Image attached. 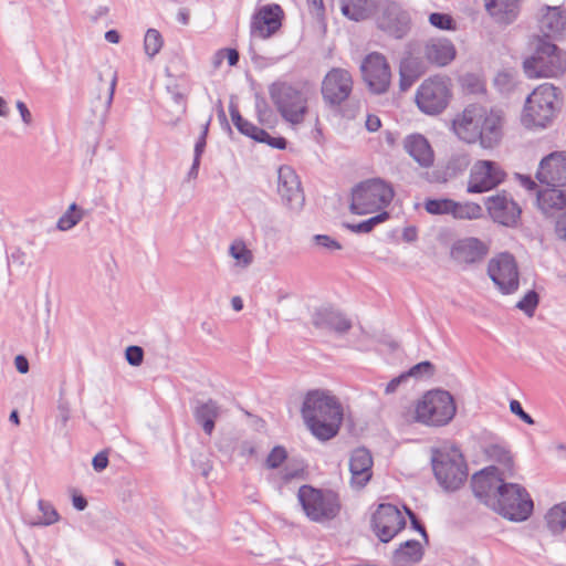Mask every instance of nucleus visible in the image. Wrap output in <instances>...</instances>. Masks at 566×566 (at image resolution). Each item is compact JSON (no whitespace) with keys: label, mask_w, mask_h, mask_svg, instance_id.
Masks as SVG:
<instances>
[{"label":"nucleus","mask_w":566,"mask_h":566,"mask_svg":"<svg viewBox=\"0 0 566 566\" xmlns=\"http://www.w3.org/2000/svg\"><path fill=\"white\" fill-rule=\"evenodd\" d=\"M301 413L310 432L319 441L336 437L344 417L338 399L319 389L306 394Z\"/></svg>","instance_id":"obj_1"},{"label":"nucleus","mask_w":566,"mask_h":566,"mask_svg":"<svg viewBox=\"0 0 566 566\" xmlns=\"http://www.w3.org/2000/svg\"><path fill=\"white\" fill-rule=\"evenodd\" d=\"M560 91L552 83H544L527 96L522 114V123L527 128H545L556 117L562 107Z\"/></svg>","instance_id":"obj_2"},{"label":"nucleus","mask_w":566,"mask_h":566,"mask_svg":"<svg viewBox=\"0 0 566 566\" xmlns=\"http://www.w3.org/2000/svg\"><path fill=\"white\" fill-rule=\"evenodd\" d=\"M269 95L284 120L293 125L303 123L307 113V93L302 87L277 81L269 86Z\"/></svg>","instance_id":"obj_3"},{"label":"nucleus","mask_w":566,"mask_h":566,"mask_svg":"<svg viewBox=\"0 0 566 566\" xmlns=\"http://www.w3.org/2000/svg\"><path fill=\"white\" fill-rule=\"evenodd\" d=\"M528 78L554 77L566 71V53L543 38L537 39L535 52L523 63Z\"/></svg>","instance_id":"obj_4"},{"label":"nucleus","mask_w":566,"mask_h":566,"mask_svg":"<svg viewBox=\"0 0 566 566\" xmlns=\"http://www.w3.org/2000/svg\"><path fill=\"white\" fill-rule=\"evenodd\" d=\"M394 195L392 187L379 178L361 181L352 190L349 210L358 216L373 213L387 207Z\"/></svg>","instance_id":"obj_5"},{"label":"nucleus","mask_w":566,"mask_h":566,"mask_svg":"<svg viewBox=\"0 0 566 566\" xmlns=\"http://www.w3.org/2000/svg\"><path fill=\"white\" fill-rule=\"evenodd\" d=\"M431 462L434 476L446 491H455L465 482L468 468L458 448L437 450Z\"/></svg>","instance_id":"obj_6"},{"label":"nucleus","mask_w":566,"mask_h":566,"mask_svg":"<svg viewBox=\"0 0 566 566\" xmlns=\"http://www.w3.org/2000/svg\"><path fill=\"white\" fill-rule=\"evenodd\" d=\"M457 406L453 396L442 389L430 390L423 395L416 407V418L428 426L448 424L454 417Z\"/></svg>","instance_id":"obj_7"},{"label":"nucleus","mask_w":566,"mask_h":566,"mask_svg":"<svg viewBox=\"0 0 566 566\" xmlns=\"http://www.w3.org/2000/svg\"><path fill=\"white\" fill-rule=\"evenodd\" d=\"M298 501L306 516L314 522L335 518L340 511L338 495L333 491H323L311 485H302L297 493Z\"/></svg>","instance_id":"obj_8"},{"label":"nucleus","mask_w":566,"mask_h":566,"mask_svg":"<svg viewBox=\"0 0 566 566\" xmlns=\"http://www.w3.org/2000/svg\"><path fill=\"white\" fill-rule=\"evenodd\" d=\"M494 512L513 522L526 521L534 509L533 501L520 484L507 483L495 501L491 502Z\"/></svg>","instance_id":"obj_9"},{"label":"nucleus","mask_w":566,"mask_h":566,"mask_svg":"<svg viewBox=\"0 0 566 566\" xmlns=\"http://www.w3.org/2000/svg\"><path fill=\"white\" fill-rule=\"evenodd\" d=\"M377 28L389 36L401 40L411 30V17L402 6L392 0H379L376 6Z\"/></svg>","instance_id":"obj_10"},{"label":"nucleus","mask_w":566,"mask_h":566,"mask_svg":"<svg viewBox=\"0 0 566 566\" xmlns=\"http://www.w3.org/2000/svg\"><path fill=\"white\" fill-rule=\"evenodd\" d=\"M450 97V80L443 76H433L418 87L416 103L422 113L437 115L447 108Z\"/></svg>","instance_id":"obj_11"},{"label":"nucleus","mask_w":566,"mask_h":566,"mask_svg":"<svg viewBox=\"0 0 566 566\" xmlns=\"http://www.w3.org/2000/svg\"><path fill=\"white\" fill-rule=\"evenodd\" d=\"M506 177L502 167L492 160H478L471 169L467 191L469 193H483L496 188Z\"/></svg>","instance_id":"obj_12"},{"label":"nucleus","mask_w":566,"mask_h":566,"mask_svg":"<svg viewBox=\"0 0 566 566\" xmlns=\"http://www.w3.org/2000/svg\"><path fill=\"white\" fill-rule=\"evenodd\" d=\"M505 479L509 478L501 474L499 467L490 465L472 476V491L482 503L491 507V502L496 500L507 484Z\"/></svg>","instance_id":"obj_13"},{"label":"nucleus","mask_w":566,"mask_h":566,"mask_svg":"<svg viewBox=\"0 0 566 566\" xmlns=\"http://www.w3.org/2000/svg\"><path fill=\"white\" fill-rule=\"evenodd\" d=\"M360 71L365 83L373 93L382 94L388 91L391 73L389 64L381 53L368 54L361 62Z\"/></svg>","instance_id":"obj_14"},{"label":"nucleus","mask_w":566,"mask_h":566,"mask_svg":"<svg viewBox=\"0 0 566 566\" xmlns=\"http://www.w3.org/2000/svg\"><path fill=\"white\" fill-rule=\"evenodd\" d=\"M488 273L502 293L510 294L517 290L518 271L512 254L502 253L491 259L488 265Z\"/></svg>","instance_id":"obj_15"},{"label":"nucleus","mask_w":566,"mask_h":566,"mask_svg":"<svg viewBox=\"0 0 566 566\" xmlns=\"http://www.w3.org/2000/svg\"><path fill=\"white\" fill-rule=\"evenodd\" d=\"M321 91L328 106H339L353 91L352 75L344 69L334 67L325 75Z\"/></svg>","instance_id":"obj_16"},{"label":"nucleus","mask_w":566,"mask_h":566,"mask_svg":"<svg viewBox=\"0 0 566 566\" xmlns=\"http://www.w3.org/2000/svg\"><path fill=\"white\" fill-rule=\"evenodd\" d=\"M405 526V517L392 504H380L371 516L373 531L382 543L391 541Z\"/></svg>","instance_id":"obj_17"},{"label":"nucleus","mask_w":566,"mask_h":566,"mask_svg":"<svg viewBox=\"0 0 566 566\" xmlns=\"http://www.w3.org/2000/svg\"><path fill=\"white\" fill-rule=\"evenodd\" d=\"M485 207L493 221L505 227L516 226L522 213L518 203L506 191L488 197Z\"/></svg>","instance_id":"obj_18"},{"label":"nucleus","mask_w":566,"mask_h":566,"mask_svg":"<svg viewBox=\"0 0 566 566\" xmlns=\"http://www.w3.org/2000/svg\"><path fill=\"white\" fill-rule=\"evenodd\" d=\"M277 191L282 201L290 208L298 210L303 207L305 196L296 172L290 166H282L277 171Z\"/></svg>","instance_id":"obj_19"},{"label":"nucleus","mask_w":566,"mask_h":566,"mask_svg":"<svg viewBox=\"0 0 566 566\" xmlns=\"http://www.w3.org/2000/svg\"><path fill=\"white\" fill-rule=\"evenodd\" d=\"M484 107L469 105L463 113L453 119V130L465 143H475L481 137L480 124L483 120Z\"/></svg>","instance_id":"obj_20"},{"label":"nucleus","mask_w":566,"mask_h":566,"mask_svg":"<svg viewBox=\"0 0 566 566\" xmlns=\"http://www.w3.org/2000/svg\"><path fill=\"white\" fill-rule=\"evenodd\" d=\"M489 247L478 238L469 237L457 240L450 251L451 259L459 265H471L484 260Z\"/></svg>","instance_id":"obj_21"},{"label":"nucleus","mask_w":566,"mask_h":566,"mask_svg":"<svg viewBox=\"0 0 566 566\" xmlns=\"http://www.w3.org/2000/svg\"><path fill=\"white\" fill-rule=\"evenodd\" d=\"M536 177L547 186L566 187V154L553 153L543 158Z\"/></svg>","instance_id":"obj_22"},{"label":"nucleus","mask_w":566,"mask_h":566,"mask_svg":"<svg viewBox=\"0 0 566 566\" xmlns=\"http://www.w3.org/2000/svg\"><path fill=\"white\" fill-rule=\"evenodd\" d=\"M373 457L366 448L355 449L349 457V484L354 490L364 489L373 476Z\"/></svg>","instance_id":"obj_23"},{"label":"nucleus","mask_w":566,"mask_h":566,"mask_svg":"<svg viewBox=\"0 0 566 566\" xmlns=\"http://www.w3.org/2000/svg\"><path fill=\"white\" fill-rule=\"evenodd\" d=\"M282 14L283 10L279 4L263 6L252 18L251 33L262 39L270 38L281 28Z\"/></svg>","instance_id":"obj_24"},{"label":"nucleus","mask_w":566,"mask_h":566,"mask_svg":"<svg viewBox=\"0 0 566 566\" xmlns=\"http://www.w3.org/2000/svg\"><path fill=\"white\" fill-rule=\"evenodd\" d=\"M312 323L318 329L333 331L339 335L352 328V322L342 312L332 307L317 308L313 313Z\"/></svg>","instance_id":"obj_25"},{"label":"nucleus","mask_w":566,"mask_h":566,"mask_svg":"<svg viewBox=\"0 0 566 566\" xmlns=\"http://www.w3.org/2000/svg\"><path fill=\"white\" fill-rule=\"evenodd\" d=\"M455 48L453 43L444 38L431 39L423 45L424 59L437 66H446L455 57Z\"/></svg>","instance_id":"obj_26"},{"label":"nucleus","mask_w":566,"mask_h":566,"mask_svg":"<svg viewBox=\"0 0 566 566\" xmlns=\"http://www.w3.org/2000/svg\"><path fill=\"white\" fill-rule=\"evenodd\" d=\"M479 140L484 148H493L502 137V117L497 111L484 107L483 120L480 124Z\"/></svg>","instance_id":"obj_27"},{"label":"nucleus","mask_w":566,"mask_h":566,"mask_svg":"<svg viewBox=\"0 0 566 566\" xmlns=\"http://www.w3.org/2000/svg\"><path fill=\"white\" fill-rule=\"evenodd\" d=\"M403 148L420 167L429 168L433 165V150L427 138L420 134H412L405 138Z\"/></svg>","instance_id":"obj_28"},{"label":"nucleus","mask_w":566,"mask_h":566,"mask_svg":"<svg viewBox=\"0 0 566 566\" xmlns=\"http://www.w3.org/2000/svg\"><path fill=\"white\" fill-rule=\"evenodd\" d=\"M222 412V407L213 399L198 400L193 407V418L208 436L212 434L216 421L221 417Z\"/></svg>","instance_id":"obj_29"},{"label":"nucleus","mask_w":566,"mask_h":566,"mask_svg":"<svg viewBox=\"0 0 566 566\" xmlns=\"http://www.w3.org/2000/svg\"><path fill=\"white\" fill-rule=\"evenodd\" d=\"M543 39L558 38L566 34V15L559 7H547L539 20Z\"/></svg>","instance_id":"obj_30"},{"label":"nucleus","mask_w":566,"mask_h":566,"mask_svg":"<svg viewBox=\"0 0 566 566\" xmlns=\"http://www.w3.org/2000/svg\"><path fill=\"white\" fill-rule=\"evenodd\" d=\"M538 207L545 214L566 209V187L548 186L537 195Z\"/></svg>","instance_id":"obj_31"},{"label":"nucleus","mask_w":566,"mask_h":566,"mask_svg":"<svg viewBox=\"0 0 566 566\" xmlns=\"http://www.w3.org/2000/svg\"><path fill=\"white\" fill-rule=\"evenodd\" d=\"M485 9L496 22L512 23L518 13V0H484Z\"/></svg>","instance_id":"obj_32"},{"label":"nucleus","mask_w":566,"mask_h":566,"mask_svg":"<svg viewBox=\"0 0 566 566\" xmlns=\"http://www.w3.org/2000/svg\"><path fill=\"white\" fill-rule=\"evenodd\" d=\"M423 557L422 545L415 539H408L399 545L392 554L395 566H410L419 563Z\"/></svg>","instance_id":"obj_33"},{"label":"nucleus","mask_w":566,"mask_h":566,"mask_svg":"<svg viewBox=\"0 0 566 566\" xmlns=\"http://www.w3.org/2000/svg\"><path fill=\"white\" fill-rule=\"evenodd\" d=\"M489 460L496 462L502 475L507 478L514 476L513 457L509 450L500 444H491L485 449Z\"/></svg>","instance_id":"obj_34"},{"label":"nucleus","mask_w":566,"mask_h":566,"mask_svg":"<svg viewBox=\"0 0 566 566\" xmlns=\"http://www.w3.org/2000/svg\"><path fill=\"white\" fill-rule=\"evenodd\" d=\"M166 94L167 105L170 107V112L176 115V119L179 120L187 109V94L176 81L166 85Z\"/></svg>","instance_id":"obj_35"},{"label":"nucleus","mask_w":566,"mask_h":566,"mask_svg":"<svg viewBox=\"0 0 566 566\" xmlns=\"http://www.w3.org/2000/svg\"><path fill=\"white\" fill-rule=\"evenodd\" d=\"M375 0H349L342 6V13L353 21H363L376 10Z\"/></svg>","instance_id":"obj_36"},{"label":"nucleus","mask_w":566,"mask_h":566,"mask_svg":"<svg viewBox=\"0 0 566 566\" xmlns=\"http://www.w3.org/2000/svg\"><path fill=\"white\" fill-rule=\"evenodd\" d=\"M545 523L553 534H560L566 528V501L555 504L547 511Z\"/></svg>","instance_id":"obj_37"},{"label":"nucleus","mask_w":566,"mask_h":566,"mask_svg":"<svg viewBox=\"0 0 566 566\" xmlns=\"http://www.w3.org/2000/svg\"><path fill=\"white\" fill-rule=\"evenodd\" d=\"M38 509L41 515L35 516L29 521L32 526H49L56 523L60 520V515L54 506L44 500L38 501Z\"/></svg>","instance_id":"obj_38"},{"label":"nucleus","mask_w":566,"mask_h":566,"mask_svg":"<svg viewBox=\"0 0 566 566\" xmlns=\"http://www.w3.org/2000/svg\"><path fill=\"white\" fill-rule=\"evenodd\" d=\"M229 254L237 261V265L241 268H248L253 262V253L242 240H234L231 243Z\"/></svg>","instance_id":"obj_39"},{"label":"nucleus","mask_w":566,"mask_h":566,"mask_svg":"<svg viewBox=\"0 0 566 566\" xmlns=\"http://www.w3.org/2000/svg\"><path fill=\"white\" fill-rule=\"evenodd\" d=\"M455 219L472 220L482 216V207L475 202H457L453 200L452 213Z\"/></svg>","instance_id":"obj_40"},{"label":"nucleus","mask_w":566,"mask_h":566,"mask_svg":"<svg viewBox=\"0 0 566 566\" xmlns=\"http://www.w3.org/2000/svg\"><path fill=\"white\" fill-rule=\"evenodd\" d=\"M388 218L389 213L387 211H382L359 223L346 222L344 223V227L354 233H369L377 224L386 221Z\"/></svg>","instance_id":"obj_41"},{"label":"nucleus","mask_w":566,"mask_h":566,"mask_svg":"<svg viewBox=\"0 0 566 566\" xmlns=\"http://www.w3.org/2000/svg\"><path fill=\"white\" fill-rule=\"evenodd\" d=\"M83 210L77 207L76 203H72L63 216L57 221V229L61 231H67L75 227L83 218Z\"/></svg>","instance_id":"obj_42"},{"label":"nucleus","mask_w":566,"mask_h":566,"mask_svg":"<svg viewBox=\"0 0 566 566\" xmlns=\"http://www.w3.org/2000/svg\"><path fill=\"white\" fill-rule=\"evenodd\" d=\"M229 111H230V116H231L232 123L235 126V128L242 135H245V136L252 138V136H254V134L258 132L259 127L255 126L254 124H252L251 122L244 119L241 116L238 107L234 104H232V103L230 104Z\"/></svg>","instance_id":"obj_43"},{"label":"nucleus","mask_w":566,"mask_h":566,"mask_svg":"<svg viewBox=\"0 0 566 566\" xmlns=\"http://www.w3.org/2000/svg\"><path fill=\"white\" fill-rule=\"evenodd\" d=\"M164 44L161 34L156 29H148L144 39L145 53L151 59L159 53Z\"/></svg>","instance_id":"obj_44"},{"label":"nucleus","mask_w":566,"mask_h":566,"mask_svg":"<svg viewBox=\"0 0 566 566\" xmlns=\"http://www.w3.org/2000/svg\"><path fill=\"white\" fill-rule=\"evenodd\" d=\"M416 63L415 59L411 56L406 57L400 63V81L399 86L401 91H407L410 88L412 83L415 82L417 75L412 72V65Z\"/></svg>","instance_id":"obj_45"},{"label":"nucleus","mask_w":566,"mask_h":566,"mask_svg":"<svg viewBox=\"0 0 566 566\" xmlns=\"http://www.w3.org/2000/svg\"><path fill=\"white\" fill-rule=\"evenodd\" d=\"M453 200L448 198L428 199L424 209L430 214H451Z\"/></svg>","instance_id":"obj_46"},{"label":"nucleus","mask_w":566,"mask_h":566,"mask_svg":"<svg viewBox=\"0 0 566 566\" xmlns=\"http://www.w3.org/2000/svg\"><path fill=\"white\" fill-rule=\"evenodd\" d=\"M539 303L538 294L532 290L528 291L522 300L516 303V307L525 313L528 317H532L535 313L536 307Z\"/></svg>","instance_id":"obj_47"},{"label":"nucleus","mask_w":566,"mask_h":566,"mask_svg":"<svg viewBox=\"0 0 566 566\" xmlns=\"http://www.w3.org/2000/svg\"><path fill=\"white\" fill-rule=\"evenodd\" d=\"M252 139L259 143H264L275 149H285L287 145V142L284 137H273L262 128L258 129L254 136H252Z\"/></svg>","instance_id":"obj_48"},{"label":"nucleus","mask_w":566,"mask_h":566,"mask_svg":"<svg viewBox=\"0 0 566 566\" xmlns=\"http://www.w3.org/2000/svg\"><path fill=\"white\" fill-rule=\"evenodd\" d=\"M429 22L432 27L440 30H454L455 22L448 13L433 12L429 15Z\"/></svg>","instance_id":"obj_49"},{"label":"nucleus","mask_w":566,"mask_h":566,"mask_svg":"<svg viewBox=\"0 0 566 566\" xmlns=\"http://www.w3.org/2000/svg\"><path fill=\"white\" fill-rule=\"evenodd\" d=\"M287 458V452L284 447L276 446L269 453L265 465L268 469H277Z\"/></svg>","instance_id":"obj_50"},{"label":"nucleus","mask_w":566,"mask_h":566,"mask_svg":"<svg viewBox=\"0 0 566 566\" xmlns=\"http://www.w3.org/2000/svg\"><path fill=\"white\" fill-rule=\"evenodd\" d=\"M71 410L70 406L66 401H60L57 405V413H56V427L59 431L62 433L66 431V426L70 420Z\"/></svg>","instance_id":"obj_51"},{"label":"nucleus","mask_w":566,"mask_h":566,"mask_svg":"<svg viewBox=\"0 0 566 566\" xmlns=\"http://www.w3.org/2000/svg\"><path fill=\"white\" fill-rule=\"evenodd\" d=\"M434 373V366L426 360V361H421L417 365H415L413 367H411L407 373H405V375H407V378L409 377H415V378H420V377H423V376H432Z\"/></svg>","instance_id":"obj_52"},{"label":"nucleus","mask_w":566,"mask_h":566,"mask_svg":"<svg viewBox=\"0 0 566 566\" xmlns=\"http://www.w3.org/2000/svg\"><path fill=\"white\" fill-rule=\"evenodd\" d=\"M469 164H470V160H469L468 155H465V154H457V155H453L449 159L448 165H447V169L449 171H451L452 174H458V172H461L464 169H467Z\"/></svg>","instance_id":"obj_53"},{"label":"nucleus","mask_w":566,"mask_h":566,"mask_svg":"<svg viewBox=\"0 0 566 566\" xmlns=\"http://www.w3.org/2000/svg\"><path fill=\"white\" fill-rule=\"evenodd\" d=\"M125 357L129 365L134 367L140 366L144 360V350L136 345L128 346L125 350Z\"/></svg>","instance_id":"obj_54"},{"label":"nucleus","mask_w":566,"mask_h":566,"mask_svg":"<svg viewBox=\"0 0 566 566\" xmlns=\"http://www.w3.org/2000/svg\"><path fill=\"white\" fill-rule=\"evenodd\" d=\"M211 119H212V116L210 115L207 119V122L205 123V125L202 126V132H201V135L199 136L196 145H195V156L193 158L195 159H201V155L203 154L205 151V148H206V139H207V135H208V130H209V125L211 123Z\"/></svg>","instance_id":"obj_55"},{"label":"nucleus","mask_w":566,"mask_h":566,"mask_svg":"<svg viewBox=\"0 0 566 566\" xmlns=\"http://www.w3.org/2000/svg\"><path fill=\"white\" fill-rule=\"evenodd\" d=\"M313 241L318 247L325 248L331 251L342 249V244L338 241L326 234H316L313 237Z\"/></svg>","instance_id":"obj_56"},{"label":"nucleus","mask_w":566,"mask_h":566,"mask_svg":"<svg viewBox=\"0 0 566 566\" xmlns=\"http://www.w3.org/2000/svg\"><path fill=\"white\" fill-rule=\"evenodd\" d=\"M510 410L512 413L517 416L525 423L534 424V422H535L534 419L527 412L524 411L520 401H517L515 399L511 400L510 401Z\"/></svg>","instance_id":"obj_57"},{"label":"nucleus","mask_w":566,"mask_h":566,"mask_svg":"<svg viewBox=\"0 0 566 566\" xmlns=\"http://www.w3.org/2000/svg\"><path fill=\"white\" fill-rule=\"evenodd\" d=\"M405 510H406V513L407 515L409 516L410 518V522L412 524V527L418 531L421 536L424 538V541L428 543V534H427V531L424 528V526L421 524V522L418 520L417 515L415 514L413 511H411L410 509L406 507L405 506Z\"/></svg>","instance_id":"obj_58"},{"label":"nucleus","mask_w":566,"mask_h":566,"mask_svg":"<svg viewBox=\"0 0 566 566\" xmlns=\"http://www.w3.org/2000/svg\"><path fill=\"white\" fill-rule=\"evenodd\" d=\"M92 465L94 468L95 471L97 472H101L103 471L104 469L107 468L108 465V457H107V453L102 451L99 453H97L94 458H93V461H92Z\"/></svg>","instance_id":"obj_59"},{"label":"nucleus","mask_w":566,"mask_h":566,"mask_svg":"<svg viewBox=\"0 0 566 566\" xmlns=\"http://www.w3.org/2000/svg\"><path fill=\"white\" fill-rule=\"evenodd\" d=\"M408 380L407 378V375H405V373H402L401 375H399L398 377H395L392 378L385 387V394L386 395H390V394H394L396 392V390L398 389V387L406 382Z\"/></svg>","instance_id":"obj_60"},{"label":"nucleus","mask_w":566,"mask_h":566,"mask_svg":"<svg viewBox=\"0 0 566 566\" xmlns=\"http://www.w3.org/2000/svg\"><path fill=\"white\" fill-rule=\"evenodd\" d=\"M218 55H224L228 59V63L231 66H234L239 62V52L234 49H223L218 51Z\"/></svg>","instance_id":"obj_61"},{"label":"nucleus","mask_w":566,"mask_h":566,"mask_svg":"<svg viewBox=\"0 0 566 566\" xmlns=\"http://www.w3.org/2000/svg\"><path fill=\"white\" fill-rule=\"evenodd\" d=\"M193 465L200 472V474L205 478H207L209 475L210 471L212 470V464L210 463V461L208 459L193 461Z\"/></svg>","instance_id":"obj_62"},{"label":"nucleus","mask_w":566,"mask_h":566,"mask_svg":"<svg viewBox=\"0 0 566 566\" xmlns=\"http://www.w3.org/2000/svg\"><path fill=\"white\" fill-rule=\"evenodd\" d=\"M17 108L21 115V118L25 125H30L32 123V115L27 107V105L22 101L17 102Z\"/></svg>","instance_id":"obj_63"},{"label":"nucleus","mask_w":566,"mask_h":566,"mask_svg":"<svg viewBox=\"0 0 566 566\" xmlns=\"http://www.w3.org/2000/svg\"><path fill=\"white\" fill-rule=\"evenodd\" d=\"M555 232L558 239L566 241V217L556 221Z\"/></svg>","instance_id":"obj_64"}]
</instances>
